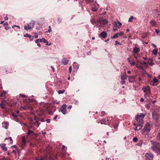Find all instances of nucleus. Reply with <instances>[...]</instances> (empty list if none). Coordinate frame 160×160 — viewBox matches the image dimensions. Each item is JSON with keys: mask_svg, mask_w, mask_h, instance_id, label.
Segmentation results:
<instances>
[{"mask_svg": "<svg viewBox=\"0 0 160 160\" xmlns=\"http://www.w3.org/2000/svg\"><path fill=\"white\" fill-rule=\"evenodd\" d=\"M152 146L151 147V148L154 152L156 153H160V144L156 142H152Z\"/></svg>", "mask_w": 160, "mask_h": 160, "instance_id": "nucleus-1", "label": "nucleus"}, {"mask_svg": "<svg viewBox=\"0 0 160 160\" xmlns=\"http://www.w3.org/2000/svg\"><path fill=\"white\" fill-rule=\"evenodd\" d=\"M150 129V124L147 123L144 128L141 130V133L143 135L147 134L149 132Z\"/></svg>", "mask_w": 160, "mask_h": 160, "instance_id": "nucleus-2", "label": "nucleus"}, {"mask_svg": "<svg viewBox=\"0 0 160 160\" xmlns=\"http://www.w3.org/2000/svg\"><path fill=\"white\" fill-rule=\"evenodd\" d=\"M146 114L141 113L139 115H137L135 118L136 120L138 123H143V119L145 116Z\"/></svg>", "mask_w": 160, "mask_h": 160, "instance_id": "nucleus-3", "label": "nucleus"}, {"mask_svg": "<svg viewBox=\"0 0 160 160\" xmlns=\"http://www.w3.org/2000/svg\"><path fill=\"white\" fill-rule=\"evenodd\" d=\"M35 24V22L34 21H31L29 23L27 24V25L24 26V29L26 30L32 29L33 28Z\"/></svg>", "mask_w": 160, "mask_h": 160, "instance_id": "nucleus-4", "label": "nucleus"}, {"mask_svg": "<svg viewBox=\"0 0 160 160\" xmlns=\"http://www.w3.org/2000/svg\"><path fill=\"white\" fill-rule=\"evenodd\" d=\"M145 157V160H152L153 156L152 154L147 153L146 154Z\"/></svg>", "mask_w": 160, "mask_h": 160, "instance_id": "nucleus-5", "label": "nucleus"}, {"mask_svg": "<svg viewBox=\"0 0 160 160\" xmlns=\"http://www.w3.org/2000/svg\"><path fill=\"white\" fill-rule=\"evenodd\" d=\"M143 124V123H138L137 126L135 128V130L138 131L140 130L142 127Z\"/></svg>", "mask_w": 160, "mask_h": 160, "instance_id": "nucleus-6", "label": "nucleus"}, {"mask_svg": "<svg viewBox=\"0 0 160 160\" xmlns=\"http://www.w3.org/2000/svg\"><path fill=\"white\" fill-rule=\"evenodd\" d=\"M22 109L26 110V109H30V110H32L33 109L32 108L30 105L29 103L27 104L26 106L25 107H22Z\"/></svg>", "mask_w": 160, "mask_h": 160, "instance_id": "nucleus-7", "label": "nucleus"}, {"mask_svg": "<svg viewBox=\"0 0 160 160\" xmlns=\"http://www.w3.org/2000/svg\"><path fill=\"white\" fill-rule=\"evenodd\" d=\"M7 102L5 100H3L2 101L1 103L0 104V106L1 107L2 109L5 108V106L7 104Z\"/></svg>", "mask_w": 160, "mask_h": 160, "instance_id": "nucleus-8", "label": "nucleus"}, {"mask_svg": "<svg viewBox=\"0 0 160 160\" xmlns=\"http://www.w3.org/2000/svg\"><path fill=\"white\" fill-rule=\"evenodd\" d=\"M142 89L145 93H150V88L148 86L143 87Z\"/></svg>", "mask_w": 160, "mask_h": 160, "instance_id": "nucleus-9", "label": "nucleus"}, {"mask_svg": "<svg viewBox=\"0 0 160 160\" xmlns=\"http://www.w3.org/2000/svg\"><path fill=\"white\" fill-rule=\"evenodd\" d=\"M107 34L106 32L102 31L99 35V36L102 38H105L107 36Z\"/></svg>", "mask_w": 160, "mask_h": 160, "instance_id": "nucleus-10", "label": "nucleus"}, {"mask_svg": "<svg viewBox=\"0 0 160 160\" xmlns=\"http://www.w3.org/2000/svg\"><path fill=\"white\" fill-rule=\"evenodd\" d=\"M135 76L132 75L128 77V80L129 82L132 83L135 81Z\"/></svg>", "mask_w": 160, "mask_h": 160, "instance_id": "nucleus-11", "label": "nucleus"}, {"mask_svg": "<svg viewBox=\"0 0 160 160\" xmlns=\"http://www.w3.org/2000/svg\"><path fill=\"white\" fill-rule=\"evenodd\" d=\"M98 22H101V23L102 22L103 24L104 25L106 24L107 23L108 21V20L107 19H102L101 18H99L98 21Z\"/></svg>", "mask_w": 160, "mask_h": 160, "instance_id": "nucleus-12", "label": "nucleus"}, {"mask_svg": "<svg viewBox=\"0 0 160 160\" xmlns=\"http://www.w3.org/2000/svg\"><path fill=\"white\" fill-rule=\"evenodd\" d=\"M119 27L118 25V23L115 22V24L113 27V30L114 31H117L118 29H119Z\"/></svg>", "mask_w": 160, "mask_h": 160, "instance_id": "nucleus-13", "label": "nucleus"}, {"mask_svg": "<svg viewBox=\"0 0 160 160\" xmlns=\"http://www.w3.org/2000/svg\"><path fill=\"white\" fill-rule=\"evenodd\" d=\"M68 60L67 58H64L62 60V63L64 65H66L68 63Z\"/></svg>", "mask_w": 160, "mask_h": 160, "instance_id": "nucleus-14", "label": "nucleus"}, {"mask_svg": "<svg viewBox=\"0 0 160 160\" xmlns=\"http://www.w3.org/2000/svg\"><path fill=\"white\" fill-rule=\"evenodd\" d=\"M24 37H28L29 38L30 41H32L33 39V37L31 35H29L28 33H26V34L24 35Z\"/></svg>", "mask_w": 160, "mask_h": 160, "instance_id": "nucleus-15", "label": "nucleus"}, {"mask_svg": "<svg viewBox=\"0 0 160 160\" xmlns=\"http://www.w3.org/2000/svg\"><path fill=\"white\" fill-rule=\"evenodd\" d=\"M150 23L151 25L153 27H155L156 26V22L154 20H151L150 21Z\"/></svg>", "mask_w": 160, "mask_h": 160, "instance_id": "nucleus-16", "label": "nucleus"}, {"mask_svg": "<svg viewBox=\"0 0 160 160\" xmlns=\"http://www.w3.org/2000/svg\"><path fill=\"white\" fill-rule=\"evenodd\" d=\"M155 111H154V112L152 113V117L153 118L157 120H158V118L156 115V112Z\"/></svg>", "mask_w": 160, "mask_h": 160, "instance_id": "nucleus-17", "label": "nucleus"}, {"mask_svg": "<svg viewBox=\"0 0 160 160\" xmlns=\"http://www.w3.org/2000/svg\"><path fill=\"white\" fill-rule=\"evenodd\" d=\"M1 147L2 148V149L4 151H6L7 150V148L6 147L5 144H2L1 145Z\"/></svg>", "mask_w": 160, "mask_h": 160, "instance_id": "nucleus-18", "label": "nucleus"}, {"mask_svg": "<svg viewBox=\"0 0 160 160\" xmlns=\"http://www.w3.org/2000/svg\"><path fill=\"white\" fill-rule=\"evenodd\" d=\"M128 62L130 63L131 66H132L135 64V62L132 61V60H130L129 58H128Z\"/></svg>", "mask_w": 160, "mask_h": 160, "instance_id": "nucleus-19", "label": "nucleus"}, {"mask_svg": "<svg viewBox=\"0 0 160 160\" xmlns=\"http://www.w3.org/2000/svg\"><path fill=\"white\" fill-rule=\"evenodd\" d=\"M99 19H98L96 21V23L95 24H96V26L97 27H99L100 26L101 24V22H98V21Z\"/></svg>", "mask_w": 160, "mask_h": 160, "instance_id": "nucleus-20", "label": "nucleus"}, {"mask_svg": "<svg viewBox=\"0 0 160 160\" xmlns=\"http://www.w3.org/2000/svg\"><path fill=\"white\" fill-rule=\"evenodd\" d=\"M133 52L134 53H137L139 52L140 50L138 48H133Z\"/></svg>", "mask_w": 160, "mask_h": 160, "instance_id": "nucleus-21", "label": "nucleus"}, {"mask_svg": "<svg viewBox=\"0 0 160 160\" xmlns=\"http://www.w3.org/2000/svg\"><path fill=\"white\" fill-rule=\"evenodd\" d=\"M143 140H140L138 143L137 144V145L141 147L143 143Z\"/></svg>", "mask_w": 160, "mask_h": 160, "instance_id": "nucleus-22", "label": "nucleus"}, {"mask_svg": "<svg viewBox=\"0 0 160 160\" xmlns=\"http://www.w3.org/2000/svg\"><path fill=\"white\" fill-rule=\"evenodd\" d=\"M67 105L66 104H63L60 110H66Z\"/></svg>", "mask_w": 160, "mask_h": 160, "instance_id": "nucleus-23", "label": "nucleus"}, {"mask_svg": "<svg viewBox=\"0 0 160 160\" xmlns=\"http://www.w3.org/2000/svg\"><path fill=\"white\" fill-rule=\"evenodd\" d=\"M158 49L157 48L155 49L152 50V53L155 55H156L157 54Z\"/></svg>", "mask_w": 160, "mask_h": 160, "instance_id": "nucleus-24", "label": "nucleus"}, {"mask_svg": "<svg viewBox=\"0 0 160 160\" xmlns=\"http://www.w3.org/2000/svg\"><path fill=\"white\" fill-rule=\"evenodd\" d=\"M73 66L74 68H76L77 69L79 68V66L78 65H76V63L75 62H73Z\"/></svg>", "mask_w": 160, "mask_h": 160, "instance_id": "nucleus-25", "label": "nucleus"}, {"mask_svg": "<svg viewBox=\"0 0 160 160\" xmlns=\"http://www.w3.org/2000/svg\"><path fill=\"white\" fill-rule=\"evenodd\" d=\"M45 160H54V159L51 156H49L48 157H45Z\"/></svg>", "mask_w": 160, "mask_h": 160, "instance_id": "nucleus-26", "label": "nucleus"}, {"mask_svg": "<svg viewBox=\"0 0 160 160\" xmlns=\"http://www.w3.org/2000/svg\"><path fill=\"white\" fill-rule=\"evenodd\" d=\"M42 42V38L41 39H37L35 41L36 43H38L39 42Z\"/></svg>", "mask_w": 160, "mask_h": 160, "instance_id": "nucleus-27", "label": "nucleus"}, {"mask_svg": "<svg viewBox=\"0 0 160 160\" xmlns=\"http://www.w3.org/2000/svg\"><path fill=\"white\" fill-rule=\"evenodd\" d=\"M153 82L154 83H158V82L159 81L157 79L156 77H155L153 79Z\"/></svg>", "mask_w": 160, "mask_h": 160, "instance_id": "nucleus-28", "label": "nucleus"}, {"mask_svg": "<svg viewBox=\"0 0 160 160\" xmlns=\"http://www.w3.org/2000/svg\"><path fill=\"white\" fill-rule=\"evenodd\" d=\"M106 120L105 118H103L101 120V124H105V123L106 122Z\"/></svg>", "mask_w": 160, "mask_h": 160, "instance_id": "nucleus-29", "label": "nucleus"}, {"mask_svg": "<svg viewBox=\"0 0 160 160\" xmlns=\"http://www.w3.org/2000/svg\"><path fill=\"white\" fill-rule=\"evenodd\" d=\"M22 144L23 145H25V144L26 143V140H25V137H24L22 138Z\"/></svg>", "mask_w": 160, "mask_h": 160, "instance_id": "nucleus-30", "label": "nucleus"}, {"mask_svg": "<svg viewBox=\"0 0 160 160\" xmlns=\"http://www.w3.org/2000/svg\"><path fill=\"white\" fill-rule=\"evenodd\" d=\"M122 79H127V77L126 74H123L121 76Z\"/></svg>", "mask_w": 160, "mask_h": 160, "instance_id": "nucleus-31", "label": "nucleus"}, {"mask_svg": "<svg viewBox=\"0 0 160 160\" xmlns=\"http://www.w3.org/2000/svg\"><path fill=\"white\" fill-rule=\"evenodd\" d=\"M42 42H43L44 43H46V45H48V42L44 38H42Z\"/></svg>", "mask_w": 160, "mask_h": 160, "instance_id": "nucleus-32", "label": "nucleus"}, {"mask_svg": "<svg viewBox=\"0 0 160 160\" xmlns=\"http://www.w3.org/2000/svg\"><path fill=\"white\" fill-rule=\"evenodd\" d=\"M65 91L64 90H59L58 91V93L59 94H62L65 92Z\"/></svg>", "mask_w": 160, "mask_h": 160, "instance_id": "nucleus-33", "label": "nucleus"}, {"mask_svg": "<svg viewBox=\"0 0 160 160\" xmlns=\"http://www.w3.org/2000/svg\"><path fill=\"white\" fill-rule=\"evenodd\" d=\"M134 19V17L133 16H131L128 19L129 22H132V21Z\"/></svg>", "mask_w": 160, "mask_h": 160, "instance_id": "nucleus-34", "label": "nucleus"}, {"mask_svg": "<svg viewBox=\"0 0 160 160\" xmlns=\"http://www.w3.org/2000/svg\"><path fill=\"white\" fill-rule=\"evenodd\" d=\"M91 23L93 24H94L96 23V21L95 20V19L94 18H92L91 20Z\"/></svg>", "mask_w": 160, "mask_h": 160, "instance_id": "nucleus-35", "label": "nucleus"}, {"mask_svg": "<svg viewBox=\"0 0 160 160\" xmlns=\"http://www.w3.org/2000/svg\"><path fill=\"white\" fill-rule=\"evenodd\" d=\"M31 133H32V134H34V132H33V131H32L31 130H28V133H27V134L28 135H29V134H31Z\"/></svg>", "mask_w": 160, "mask_h": 160, "instance_id": "nucleus-36", "label": "nucleus"}, {"mask_svg": "<svg viewBox=\"0 0 160 160\" xmlns=\"http://www.w3.org/2000/svg\"><path fill=\"white\" fill-rule=\"evenodd\" d=\"M118 36L117 34V33L115 34L113 36L111 37V38L112 39H113L115 38H117L118 37Z\"/></svg>", "mask_w": 160, "mask_h": 160, "instance_id": "nucleus-37", "label": "nucleus"}, {"mask_svg": "<svg viewBox=\"0 0 160 160\" xmlns=\"http://www.w3.org/2000/svg\"><path fill=\"white\" fill-rule=\"evenodd\" d=\"M157 20H159L160 21V14L158 13L157 14Z\"/></svg>", "mask_w": 160, "mask_h": 160, "instance_id": "nucleus-38", "label": "nucleus"}, {"mask_svg": "<svg viewBox=\"0 0 160 160\" xmlns=\"http://www.w3.org/2000/svg\"><path fill=\"white\" fill-rule=\"evenodd\" d=\"M117 34L118 36H121L123 35V33L122 32H118L117 33Z\"/></svg>", "mask_w": 160, "mask_h": 160, "instance_id": "nucleus-39", "label": "nucleus"}, {"mask_svg": "<svg viewBox=\"0 0 160 160\" xmlns=\"http://www.w3.org/2000/svg\"><path fill=\"white\" fill-rule=\"evenodd\" d=\"M49 29L48 30V31H46V33L50 32H51V31H52L51 28L50 26H49Z\"/></svg>", "mask_w": 160, "mask_h": 160, "instance_id": "nucleus-40", "label": "nucleus"}, {"mask_svg": "<svg viewBox=\"0 0 160 160\" xmlns=\"http://www.w3.org/2000/svg\"><path fill=\"white\" fill-rule=\"evenodd\" d=\"M126 82L125 79H122L121 83L122 85H123Z\"/></svg>", "mask_w": 160, "mask_h": 160, "instance_id": "nucleus-41", "label": "nucleus"}, {"mask_svg": "<svg viewBox=\"0 0 160 160\" xmlns=\"http://www.w3.org/2000/svg\"><path fill=\"white\" fill-rule=\"evenodd\" d=\"M133 141L134 142H136L138 141V138L136 137H134L133 139Z\"/></svg>", "mask_w": 160, "mask_h": 160, "instance_id": "nucleus-42", "label": "nucleus"}, {"mask_svg": "<svg viewBox=\"0 0 160 160\" xmlns=\"http://www.w3.org/2000/svg\"><path fill=\"white\" fill-rule=\"evenodd\" d=\"M92 10L93 12H96L97 10V9L96 8H92Z\"/></svg>", "mask_w": 160, "mask_h": 160, "instance_id": "nucleus-43", "label": "nucleus"}, {"mask_svg": "<svg viewBox=\"0 0 160 160\" xmlns=\"http://www.w3.org/2000/svg\"><path fill=\"white\" fill-rule=\"evenodd\" d=\"M6 94V92H5L4 91L2 93H1V94L0 95V96H5Z\"/></svg>", "mask_w": 160, "mask_h": 160, "instance_id": "nucleus-44", "label": "nucleus"}, {"mask_svg": "<svg viewBox=\"0 0 160 160\" xmlns=\"http://www.w3.org/2000/svg\"><path fill=\"white\" fill-rule=\"evenodd\" d=\"M11 115H12V116L15 118L17 117L18 116V115L14 114L13 113H12L11 114Z\"/></svg>", "mask_w": 160, "mask_h": 160, "instance_id": "nucleus-45", "label": "nucleus"}, {"mask_svg": "<svg viewBox=\"0 0 160 160\" xmlns=\"http://www.w3.org/2000/svg\"><path fill=\"white\" fill-rule=\"evenodd\" d=\"M72 67L70 66L69 68V73H71L72 71Z\"/></svg>", "mask_w": 160, "mask_h": 160, "instance_id": "nucleus-46", "label": "nucleus"}, {"mask_svg": "<svg viewBox=\"0 0 160 160\" xmlns=\"http://www.w3.org/2000/svg\"><path fill=\"white\" fill-rule=\"evenodd\" d=\"M9 138L10 139V141H11L10 144H12L13 143V142L12 140V138L11 137H10Z\"/></svg>", "mask_w": 160, "mask_h": 160, "instance_id": "nucleus-47", "label": "nucleus"}, {"mask_svg": "<svg viewBox=\"0 0 160 160\" xmlns=\"http://www.w3.org/2000/svg\"><path fill=\"white\" fill-rule=\"evenodd\" d=\"M46 121L48 123H49L50 122V120L49 119H47L46 120Z\"/></svg>", "mask_w": 160, "mask_h": 160, "instance_id": "nucleus-48", "label": "nucleus"}, {"mask_svg": "<svg viewBox=\"0 0 160 160\" xmlns=\"http://www.w3.org/2000/svg\"><path fill=\"white\" fill-rule=\"evenodd\" d=\"M61 111L62 112V113L63 114H66V111Z\"/></svg>", "mask_w": 160, "mask_h": 160, "instance_id": "nucleus-49", "label": "nucleus"}, {"mask_svg": "<svg viewBox=\"0 0 160 160\" xmlns=\"http://www.w3.org/2000/svg\"><path fill=\"white\" fill-rule=\"evenodd\" d=\"M48 113L50 115H52L53 114V113L52 112V111H49Z\"/></svg>", "mask_w": 160, "mask_h": 160, "instance_id": "nucleus-50", "label": "nucleus"}, {"mask_svg": "<svg viewBox=\"0 0 160 160\" xmlns=\"http://www.w3.org/2000/svg\"><path fill=\"white\" fill-rule=\"evenodd\" d=\"M38 35L37 33H35V38H38Z\"/></svg>", "mask_w": 160, "mask_h": 160, "instance_id": "nucleus-51", "label": "nucleus"}, {"mask_svg": "<svg viewBox=\"0 0 160 160\" xmlns=\"http://www.w3.org/2000/svg\"><path fill=\"white\" fill-rule=\"evenodd\" d=\"M115 45H117V44L121 45V44L120 42H118V41H116L115 42Z\"/></svg>", "mask_w": 160, "mask_h": 160, "instance_id": "nucleus-52", "label": "nucleus"}, {"mask_svg": "<svg viewBox=\"0 0 160 160\" xmlns=\"http://www.w3.org/2000/svg\"><path fill=\"white\" fill-rule=\"evenodd\" d=\"M157 137L158 139L160 140V132L158 133Z\"/></svg>", "mask_w": 160, "mask_h": 160, "instance_id": "nucleus-53", "label": "nucleus"}, {"mask_svg": "<svg viewBox=\"0 0 160 160\" xmlns=\"http://www.w3.org/2000/svg\"><path fill=\"white\" fill-rule=\"evenodd\" d=\"M105 114V112L104 111H102L101 112V116H103Z\"/></svg>", "mask_w": 160, "mask_h": 160, "instance_id": "nucleus-54", "label": "nucleus"}, {"mask_svg": "<svg viewBox=\"0 0 160 160\" xmlns=\"http://www.w3.org/2000/svg\"><path fill=\"white\" fill-rule=\"evenodd\" d=\"M155 32L157 34H158L159 32H160V30L158 29H156L155 30Z\"/></svg>", "mask_w": 160, "mask_h": 160, "instance_id": "nucleus-55", "label": "nucleus"}, {"mask_svg": "<svg viewBox=\"0 0 160 160\" xmlns=\"http://www.w3.org/2000/svg\"><path fill=\"white\" fill-rule=\"evenodd\" d=\"M149 93H145L144 94V97H145L146 98L148 96V94H149Z\"/></svg>", "mask_w": 160, "mask_h": 160, "instance_id": "nucleus-56", "label": "nucleus"}, {"mask_svg": "<svg viewBox=\"0 0 160 160\" xmlns=\"http://www.w3.org/2000/svg\"><path fill=\"white\" fill-rule=\"evenodd\" d=\"M37 124H38V125H36V126L37 127H38V126H39V123H38V121H36V122H35V124H37Z\"/></svg>", "mask_w": 160, "mask_h": 160, "instance_id": "nucleus-57", "label": "nucleus"}, {"mask_svg": "<svg viewBox=\"0 0 160 160\" xmlns=\"http://www.w3.org/2000/svg\"><path fill=\"white\" fill-rule=\"evenodd\" d=\"M58 21L59 22V23H60L62 21V19L60 18H58Z\"/></svg>", "mask_w": 160, "mask_h": 160, "instance_id": "nucleus-58", "label": "nucleus"}, {"mask_svg": "<svg viewBox=\"0 0 160 160\" xmlns=\"http://www.w3.org/2000/svg\"><path fill=\"white\" fill-rule=\"evenodd\" d=\"M72 105H69L68 108V109H70L72 108Z\"/></svg>", "mask_w": 160, "mask_h": 160, "instance_id": "nucleus-59", "label": "nucleus"}, {"mask_svg": "<svg viewBox=\"0 0 160 160\" xmlns=\"http://www.w3.org/2000/svg\"><path fill=\"white\" fill-rule=\"evenodd\" d=\"M40 160H45V157H41Z\"/></svg>", "mask_w": 160, "mask_h": 160, "instance_id": "nucleus-60", "label": "nucleus"}, {"mask_svg": "<svg viewBox=\"0 0 160 160\" xmlns=\"http://www.w3.org/2000/svg\"><path fill=\"white\" fill-rule=\"evenodd\" d=\"M8 17L7 16H6L4 18V19L5 20H8Z\"/></svg>", "mask_w": 160, "mask_h": 160, "instance_id": "nucleus-61", "label": "nucleus"}, {"mask_svg": "<svg viewBox=\"0 0 160 160\" xmlns=\"http://www.w3.org/2000/svg\"><path fill=\"white\" fill-rule=\"evenodd\" d=\"M46 134V132H43L42 131V135H45Z\"/></svg>", "mask_w": 160, "mask_h": 160, "instance_id": "nucleus-62", "label": "nucleus"}, {"mask_svg": "<svg viewBox=\"0 0 160 160\" xmlns=\"http://www.w3.org/2000/svg\"><path fill=\"white\" fill-rule=\"evenodd\" d=\"M57 118V115H56V116L53 118V119L54 120H56Z\"/></svg>", "mask_w": 160, "mask_h": 160, "instance_id": "nucleus-63", "label": "nucleus"}, {"mask_svg": "<svg viewBox=\"0 0 160 160\" xmlns=\"http://www.w3.org/2000/svg\"><path fill=\"white\" fill-rule=\"evenodd\" d=\"M118 22V26H119V27H120V26H121L122 23L119 22Z\"/></svg>", "mask_w": 160, "mask_h": 160, "instance_id": "nucleus-64", "label": "nucleus"}]
</instances>
